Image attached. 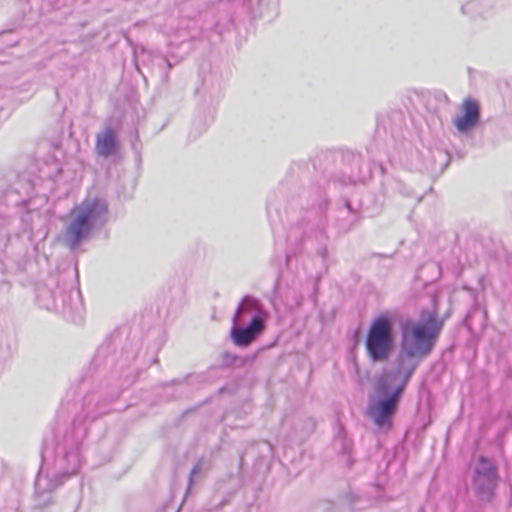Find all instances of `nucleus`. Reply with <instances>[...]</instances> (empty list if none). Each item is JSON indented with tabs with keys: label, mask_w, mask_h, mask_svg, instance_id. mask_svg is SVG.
Instances as JSON below:
<instances>
[{
	"label": "nucleus",
	"mask_w": 512,
	"mask_h": 512,
	"mask_svg": "<svg viewBox=\"0 0 512 512\" xmlns=\"http://www.w3.org/2000/svg\"><path fill=\"white\" fill-rule=\"evenodd\" d=\"M397 379L398 372L389 371L383 373L376 382L375 393L377 399L369 404L368 412L374 423L379 427L391 426L392 417L395 414L403 395H399L397 401L390 409L381 411L380 403L393 395V391L397 387V385L395 386Z\"/></svg>",
	"instance_id": "obj_6"
},
{
	"label": "nucleus",
	"mask_w": 512,
	"mask_h": 512,
	"mask_svg": "<svg viewBox=\"0 0 512 512\" xmlns=\"http://www.w3.org/2000/svg\"><path fill=\"white\" fill-rule=\"evenodd\" d=\"M500 482L498 467L494 460L480 456L473 468V492L482 503H490L496 496V489Z\"/></svg>",
	"instance_id": "obj_5"
},
{
	"label": "nucleus",
	"mask_w": 512,
	"mask_h": 512,
	"mask_svg": "<svg viewBox=\"0 0 512 512\" xmlns=\"http://www.w3.org/2000/svg\"><path fill=\"white\" fill-rule=\"evenodd\" d=\"M247 5L254 18L265 17L270 14L271 3L268 0H247Z\"/></svg>",
	"instance_id": "obj_12"
},
{
	"label": "nucleus",
	"mask_w": 512,
	"mask_h": 512,
	"mask_svg": "<svg viewBox=\"0 0 512 512\" xmlns=\"http://www.w3.org/2000/svg\"><path fill=\"white\" fill-rule=\"evenodd\" d=\"M168 78H169L168 73H165V75H164V80H165V81H167V80H168Z\"/></svg>",
	"instance_id": "obj_21"
},
{
	"label": "nucleus",
	"mask_w": 512,
	"mask_h": 512,
	"mask_svg": "<svg viewBox=\"0 0 512 512\" xmlns=\"http://www.w3.org/2000/svg\"><path fill=\"white\" fill-rule=\"evenodd\" d=\"M343 453L349 454V447L346 443L343 444Z\"/></svg>",
	"instance_id": "obj_17"
},
{
	"label": "nucleus",
	"mask_w": 512,
	"mask_h": 512,
	"mask_svg": "<svg viewBox=\"0 0 512 512\" xmlns=\"http://www.w3.org/2000/svg\"><path fill=\"white\" fill-rule=\"evenodd\" d=\"M463 115L454 120V125L460 133H468L479 122L480 108L475 100L468 99L463 104Z\"/></svg>",
	"instance_id": "obj_9"
},
{
	"label": "nucleus",
	"mask_w": 512,
	"mask_h": 512,
	"mask_svg": "<svg viewBox=\"0 0 512 512\" xmlns=\"http://www.w3.org/2000/svg\"><path fill=\"white\" fill-rule=\"evenodd\" d=\"M266 314L260 302L250 295L240 301L232 319L230 338L238 347H247L265 330Z\"/></svg>",
	"instance_id": "obj_3"
},
{
	"label": "nucleus",
	"mask_w": 512,
	"mask_h": 512,
	"mask_svg": "<svg viewBox=\"0 0 512 512\" xmlns=\"http://www.w3.org/2000/svg\"><path fill=\"white\" fill-rule=\"evenodd\" d=\"M109 217L108 203L104 198L87 197L71 211V219L64 238L70 249L77 248L94 230L105 226Z\"/></svg>",
	"instance_id": "obj_1"
},
{
	"label": "nucleus",
	"mask_w": 512,
	"mask_h": 512,
	"mask_svg": "<svg viewBox=\"0 0 512 512\" xmlns=\"http://www.w3.org/2000/svg\"><path fill=\"white\" fill-rule=\"evenodd\" d=\"M64 479L58 475L55 479L38 475L35 481V495L38 499L37 506L42 508L51 503L50 493L63 483Z\"/></svg>",
	"instance_id": "obj_10"
},
{
	"label": "nucleus",
	"mask_w": 512,
	"mask_h": 512,
	"mask_svg": "<svg viewBox=\"0 0 512 512\" xmlns=\"http://www.w3.org/2000/svg\"><path fill=\"white\" fill-rule=\"evenodd\" d=\"M205 467V459L200 458L190 471L188 487L190 488L195 481V477L202 473Z\"/></svg>",
	"instance_id": "obj_13"
},
{
	"label": "nucleus",
	"mask_w": 512,
	"mask_h": 512,
	"mask_svg": "<svg viewBox=\"0 0 512 512\" xmlns=\"http://www.w3.org/2000/svg\"><path fill=\"white\" fill-rule=\"evenodd\" d=\"M439 153H440V154H442V155L445 157V159H446V164H445V166H446V165H448V162H449V154H448V153H446V152H445V153H444V152H441V151H439Z\"/></svg>",
	"instance_id": "obj_16"
},
{
	"label": "nucleus",
	"mask_w": 512,
	"mask_h": 512,
	"mask_svg": "<svg viewBox=\"0 0 512 512\" xmlns=\"http://www.w3.org/2000/svg\"><path fill=\"white\" fill-rule=\"evenodd\" d=\"M424 358L425 357L420 356L410 347L400 345V353L397 357V369L393 371L398 372V377L402 374V381L394 389L393 395L380 403L381 411L388 410L395 404L397 398L400 394H403L413 373Z\"/></svg>",
	"instance_id": "obj_7"
},
{
	"label": "nucleus",
	"mask_w": 512,
	"mask_h": 512,
	"mask_svg": "<svg viewBox=\"0 0 512 512\" xmlns=\"http://www.w3.org/2000/svg\"><path fill=\"white\" fill-rule=\"evenodd\" d=\"M12 218L7 214V208L0 205V232L4 231L11 223Z\"/></svg>",
	"instance_id": "obj_14"
},
{
	"label": "nucleus",
	"mask_w": 512,
	"mask_h": 512,
	"mask_svg": "<svg viewBox=\"0 0 512 512\" xmlns=\"http://www.w3.org/2000/svg\"><path fill=\"white\" fill-rule=\"evenodd\" d=\"M461 10L463 14H466V6H462Z\"/></svg>",
	"instance_id": "obj_20"
},
{
	"label": "nucleus",
	"mask_w": 512,
	"mask_h": 512,
	"mask_svg": "<svg viewBox=\"0 0 512 512\" xmlns=\"http://www.w3.org/2000/svg\"><path fill=\"white\" fill-rule=\"evenodd\" d=\"M82 465L81 446L79 442H75L67 447L64 455L60 460V473L58 476L64 480L76 475Z\"/></svg>",
	"instance_id": "obj_8"
},
{
	"label": "nucleus",
	"mask_w": 512,
	"mask_h": 512,
	"mask_svg": "<svg viewBox=\"0 0 512 512\" xmlns=\"http://www.w3.org/2000/svg\"><path fill=\"white\" fill-rule=\"evenodd\" d=\"M352 463H353V462H352V460L350 459V457H348V459H347V465H348V466H351V465H352Z\"/></svg>",
	"instance_id": "obj_19"
},
{
	"label": "nucleus",
	"mask_w": 512,
	"mask_h": 512,
	"mask_svg": "<svg viewBox=\"0 0 512 512\" xmlns=\"http://www.w3.org/2000/svg\"><path fill=\"white\" fill-rule=\"evenodd\" d=\"M118 137L111 127L105 128L96 136L95 150L99 156L108 158L118 150Z\"/></svg>",
	"instance_id": "obj_11"
},
{
	"label": "nucleus",
	"mask_w": 512,
	"mask_h": 512,
	"mask_svg": "<svg viewBox=\"0 0 512 512\" xmlns=\"http://www.w3.org/2000/svg\"><path fill=\"white\" fill-rule=\"evenodd\" d=\"M346 207H347V209H348L349 211H351V212H352V208H351L350 203H349L348 201H346Z\"/></svg>",
	"instance_id": "obj_18"
},
{
	"label": "nucleus",
	"mask_w": 512,
	"mask_h": 512,
	"mask_svg": "<svg viewBox=\"0 0 512 512\" xmlns=\"http://www.w3.org/2000/svg\"><path fill=\"white\" fill-rule=\"evenodd\" d=\"M365 347L369 358L373 362L386 361L394 348L393 320L387 313H383L370 324Z\"/></svg>",
	"instance_id": "obj_4"
},
{
	"label": "nucleus",
	"mask_w": 512,
	"mask_h": 512,
	"mask_svg": "<svg viewBox=\"0 0 512 512\" xmlns=\"http://www.w3.org/2000/svg\"><path fill=\"white\" fill-rule=\"evenodd\" d=\"M163 60L165 62V65L168 69H172L175 63H172L170 59H168L166 56H163Z\"/></svg>",
	"instance_id": "obj_15"
},
{
	"label": "nucleus",
	"mask_w": 512,
	"mask_h": 512,
	"mask_svg": "<svg viewBox=\"0 0 512 512\" xmlns=\"http://www.w3.org/2000/svg\"><path fill=\"white\" fill-rule=\"evenodd\" d=\"M444 320L439 318L436 301L432 309H422L417 322L406 323L402 329L401 344L423 357L433 351L442 331Z\"/></svg>",
	"instance_id": "obj_2"
}]
</instances>
